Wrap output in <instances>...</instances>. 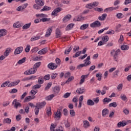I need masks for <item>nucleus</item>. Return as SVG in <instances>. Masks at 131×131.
Returning <instances> with one entry per match:
<instances>
[{
	"mask_svg": "<svg viewBox=\"0 0 131 131\" xmlns=\"http://www.w3.org/2000/svg\"><path fill=\"white\" fill-rule=\"evenodd\" d=\"M89 77V74L86 75H82L81 77V80L80 81L79 84H82L83 82H84V80L85 78H88Z\"/></svg>",
	"mask_w": 131,
	"mask_h": 131,
	"instance_id": "obj_17",
	"label": "nucleus"
},
{
	"mask_svg": "<svg viewBox=\"0 0 131 131\" xmlns=\"http://www.w3.org/2000/svg\"><path fill=\"white\" fill-rule=\"evenodd\" d=\"M72 50V47L70 46V47L68 49V50L64 51L65 55H69V53H70V52H71Z\"/></svg>",
	"mask_w": 131,
	"mask_h": 131,
	"instance_id": "obj_43",
	"label": "nucleus"
},
{
	"mask_svg": "<svg viewBox=\"0 0 131 131\" xmlns=\"http://www.w3.org/2000/svg\"><path fill=\"white\" fill-rule=\"evenodd\" d=\"M60 88L59 86H56L53 88V92L55 95H58V93H60Z\"/></svg>",
	"mask_w": 131,
	"mask_h": 131,
	"instance_id": "obj_13",
	"label": "nucleus"
},
{
	"mask_svg": "<svg viewBox=\"0 0 131 131\" xmlns=\"http://www.w3.org/2000/svg\"><path fill=\"white\" fill-rule=\"evenodd\" d=\"M5 35H7V30L5 29L0 30V37L5 36Z\"/></svg>",
	"mask_w": 131,
	"mask_h": 131,
	"instance_id": "obj_22",
	"label": "nucleus"
},
{
	"mask_svg": "<svg viewBox=\"0 0 131 131\" xmlns=\"http://www.w3.org/2000/svg\"><path fill=\"white\" fill-rule=\"evenodd\" d=\"M93 7H94V5H93V3H90L86 5V8L88 9H93Z\"/></svg>",
	"mask_w": 131,
	"mask_h": 131,
	"instance_id": "obj_56",
	"label": "nucleus"
},
{
	"mask_svg": "<svg viewBox=\"0 0 131 131\" xmlns=\"http://www.w3.org/2000/svg\"><path fill=\"white\" fill-rule=\"evenodd\" d=\"M73 79H74V77L73 76H71L70 77L68 80L66 81V83H69L70 82V81H71L72 80H73Z\"/></svg>",
	"mask_w": 131,
	"mask_h": 131,
	"instance_id": "obj_54",
	"label": "nucleus"
},
{
	"mask_svg": "<svg viewBox=\"0 0 131 131\" xmlns=\"http://www.w3.org/2000/svg\"><path fill=\"white\" fill-rule=\"evenodd\" d=\"M51 20V18H47L46 17H43L40 19V21H42V22H49Z\"/></svg>",
	"mask_w": 131,
	"mask_h": 131,
	"instance_id": "obj_52",
	"label": "nucleus"
},
{
	"mask_svg": "<svg viewBox=\"0 0 131 131\" xmlns=\"http://www.w3.org/2000/svg\"><path fill=\"white\" fill-rule=\"evenodd\" d=\"M126 124H127V123L125 122V121H122L118 123L117 126L118 127H121V126L122 127L125 126Z\"/></svg>",
	"mask_w": 131,
	"mask_h": 131,
	"instance_id": "obj_14",
	"label": "nucleus"
},
{
	"mask_svg": "<svg viewBox=\"0 0 131 131\" xmlns=\"http://www.w3.org/2000/svg\"><path fill=\"white\" fill-rule=\"evenodd\" d=\"M47 53H48V48H45L40 50L38 52V55H45V54H47Z\"/></svg>",
	"mask_w": 131,
	"mask_h": 131,
	"instance_id": "obj_12",
	"label": "nucleus"
},
{
	"mask_svg": "<svg viewBox=\"0 0 131 131\" xmlns=\"http://www.w3.org/2000/svg\"><path fill=\"white\" fill-rule=\"evenodd\" d=\"M84 123V127L86 128L87 127H89L90 126V123L88 121H84L83 122Z\"/></svg>",
	"mask_w": 131,
	"mask_h": 131,
	"instance_id": "obj_49",
	"label": "nucleus"
},
{
	"mask_svg": "<svg viewBox=\"0 0 131 131\" xmlns=\"http://www.w3.org/2000/svg\"><path fill=\"white\" fill-rule=\"evenodd\" d=\"M71 15L68 14L67 15L63 18V22H67L68 21H69L70 19H71Z\"/></svg>",
	"mask_w": 131,
	"mask_h": 131,
	"instance_id": "obj_20",
	"label": "nucleus"
},
{
	"mask_svg": "<svg viewBox=\"0 0 131 131\" xmlns=\"http://www.w3.org/2000/svg\"><path fill=\"white\" fill-rule=\"evenodd\" d=\"M27 6H28V4L26 3L24 5L19 6L17 8V11H18V12H20V11H23V10H24V9L26 8V7H27Z\"/></svg>",
	"mask_w": 131,
	"mask_h": 131,
	"instance_id": "obj_11",
	"label": "nucleus"
},
{
	"mask_svg": "<svg viewBox=\"0 0 131 131\" xmlns=\"http://www.w3.org/2000/svg\"><path fill=\"white\" fill-rule=\"evenodd\" d=\"M35 3L38 5V6H40V7L45 5V1L42 0H35Z\"/></svg>",
	"mask_w": 131,
	"mask_h": 131,
	"instance_id": "obj_15",
	"label": "nucleus"
},
{
	"mask_svg": "<svg viewBox=\"0 0 131 131\" xmlns=\"http://www.w3.org/2000/svg\"><path fill=\"white\" fill-rule=\"evenodd\" d=\"M11 51H12V49L11 48H7L4 52V55L5 57H8L9 55L10 54V53H11Z\"/></svg>",
	"mask_w": 131,
	"mask_h": 131,
	"instance_id": "obj_24",
	"label": "nucleus"
},
{
	"mask_svg": "<svg viewBox=\"0 0 131 131\" xmlns=\"http://www.w3.org/2000/svg\"><path fill=\"white\" fill-rule=\"evenodd\" d=\"M74 26V24H69L66 28V30L67 31H68V30H71V29L73 28V27Z\"/></svg>",
	"mask_w": 131,
	"mask_h": 131,
	"instance_id": "obj_26",
	"label": "nucleus"
},
{
	"mask_svg": "<svg viewBox=\"0 0 131 131\" xmlns=\"http://www.w3.org/2000/svg\"><path fill=\"white\" fill-rule=\"evenodd\" d=\"M30 101H31L30 98L29 97V96H27L25 98L24 102V103H26V102H29Z\"/></svg>",
	"mask_w": 131,
	"mask_h": 131,
	"instance_id": "obj_60",
	"label": "nucleus"
},
{
	"mask_svg": "<svg viewBox=\"0 0 131 131\" xmlns=\"http://www.w3.org/2000/svg\"><path fill=\"white\" fill-rule=\"evenodd\" d=\"M19 82H20V80H17L16 82H12L11 83H10L8 85V88H10L11 86H15V85H17V84H18V83H19Z\"/></svg>",
	"mask_w": 131,
	"mask_h": 131,
	"instance_id": "obj_18",
	"label": "nucleus"
},
{
	"mask_svg": "<svg viewBox=\"0 0 131 131\" xmlns=\"http://www.w3.org/2000/svg\"><path fill=\"white\" fill-rule=\"evenodd\" d=\"M84 92H85V90L83 88H80L79 90L77 89L76 90L77 94H83Z\"/></svg>",
	"mask_w": 131,
	"mask_h": 131,
	"instance_id": "obj_27",
	"label": "nucleus"
},
{
	"mask_svg": "<svg viewBox=\"0 0 131 131\" xmlns=\"http://www.w3.org/2000/svg\"><path fill=\"white\" fill-rule=\"evenodd\" d=\"M38 51V48L35 47L33 49H32V53H36Z\"/></svg>",
	"mask_w": 131,
	"mask_h": 131,
	"instance_id": "obj_63",
	"label": "nucleus"
},
{
	"mask_svg": "<svg viewBox=\"0 0 131 131\" xmlns=\"http://www.w3.org/2000/svg\"><path fill=\"white\" fill-rule=\"evenodd\" d=\"M39 38H40V36H37L34 37H32L31 38V41H34V40H37L38 39H39Z\"/></svg>",
	"mask_w": 131,
	"mask_h": 131,
	"instance_id": "obj_45",
	"label": "nucleus"
},
{
	"mask_svg": "<svg viewBox=\"0 0 131 131\" xmlns=\"http://www.w3.org/2000/svg\"><path fill=\"white\" fill-rule=\"evenodd\" d=\"M8 83H10V81H7L5 82H4L2 85H1V88H6L8 85Z\"/></svg>",
	"mask_w": 131,
	"mask_h": 131,
	"instance_id": "obj_53",
	"label": "nucleus"
},
{
	"mask_svg": "<svg viewBox=\"0 0 131 131\" xmlns=\"http://www.w3.org/2000/svg\"><path fill=\"white\" fill-rule=\"evenodd\" d=\"M61 35H62V32L60 29L57 28L55 30V37L56 38H59V37H61Z\"/></svg>",
	"mask_w": 131,
	"mask_h": 131,
	"instance_id": "obj_7",
	"label": "nucleus"
},
{
	"mask_svg": "<svg viewBox=\"0 0 131 131\" xmlns=\"http://www.w3.org/2000/svg\"><path fill=\"white\" fill-rule=\"evenodd\" d=\"M48 67L49 69H51V70H54L57 68L58 66L55 63L51 62L48 65Z\"/></svg>",
	"mask_w": 131,
	"mask_h": 131,
	"instance_id": "obj_6",
	"label": "nucleus"
},
{
	"mask_svg": "<svg viewBox=\"0 0 131 131\" xmlns=\"http://www.w3.org/2000/svg\"><path fill=\"white\" fill-rule=\"evenodd\" d=\"M101 25V23L99 20H96L94 23H92L91 24H90V27L92 28H95V27H100Z\"/></svg>",
	"mask_w": 131,
	"mask_h": 131,
	"instance_id": "obj_3",
	"label": "nucleus"
},
{
	"mask_svg": "<svg viewBox=\"0 0 131 131\" xmlns=\"http://www.w3.org/2000/svg\"><path fill=\"white\" fill-rule=\"evenodd\" d=\"M13 27L14 28H20V27H22V26H21V24L19 21L17 22L16 23H14L13 24Z\"/></svg>",
	"mask_w": 131,
	"mask_h": 131,
	"instance_id": "obj_33",
	"label": "nucleus"
},
{
	"mask_svg": "<svg viewBox=\"0 0 131 131\" xmlns=\"http://www.w3.org/2000/svg\"><path fill=\"white\" fill-rule=\"evenodd\" d=\"M106 18H107V14L106 13L103 14L101 16L98 17V19L100 21H104L105 20Z\"/></svg>",
	"mask_w": 131,
	"mask_h": 131,
	"instance_id": "obj_19",
	"label": "nucleus"
},
{
	"mask_svg": "<svg viewBox=\"0 0 131 131\" xmlns=\"http://www.w3.org/2000/svg\"><path fill=\"white\" fill-rule=\"evenodd\" d=\"M36 71H37V69H35L33 67V68H31L28 71H26L24 72V74H25L26 75H30L31 74H34V73H35Z\"/></svg>",
	"mask_w": 131,
	"mask_h": 131,
	"instance_id": "obj_1",
	"label": "nucleus"
},
{
	"mask_svg": "<svg viewBox=\"0 0 131 131\" xmlns=\"http://www.w3.org/2000/svg\"><path fill=\"white\" fill-rule=\"evenodd\" d=\"M39 108L37 107H35V115H38V113L39 112Z\"/></svg>",
	"mask_w": 131,
	"mask_h": 131,
	"instance_id": "obj_61",
	"label": "nucleus"
},
{
	"mask_svg": "<svg viewBox=\"0 0 131 131\" xmlns=\"http://www.w3.org/2000/svg\"><path fill=\"white\" fill-rule=\"evenodd\" d=\"M84 18L82 16H76L74 19L73 21L74 22H76L77 21H81V20H83Z\"/></svg>",
	"mask_w": 131,
	"mask_h": 131,
	"instance_id": "obj_25",
	"label": "nucleus"
},
{
	"mask_svg": "<svg viewBox=\"0 0 131 131\" xmlns=\"http://www.w3.org/2000/svg\"><path fill=\"white\" fill-rule=\"evenodd\" d=\"M12 120L10 118H6L4 120V122L5 123H8V124H10L11 123Z\"/></svg>",
	"mask_w": 131,
	"mask_h": 131,
	"instance_id": "obj_44",
	"label": "nucleus"
},
{
	"mask_svg": "<svg viewBox=\"0 0 131 131\" xmlns=\"http://www.w3.org/2000/svg\"><path fill=\"white\" fill-rule=\"evenodd\" d=\"M31 26V23L29 24H26L24 26H23V29L26 30L28 29Z\"/></svg>",
	"mask_w": 131,
	"mask_h": 131,
	"instance_id": "obj_30",
	"label": "nucleus"
},
{
	"mask_svg": "<svg viewBox=\"0 0 131 131\" xmlns=\"http://www.w3.org/2000/svg\"><path fill=\"white\" fill-rule=\"evenodd\" d=\"M88 27H89V24H83L80 27V29L84 30L85 29H86Z\"/></svg>",
	"mask_w": 131,
	"mask_h": 131,
	"instance_id": "obj_34",
	"label": "nucleus"
},
{
	"mask_svg": "<svg viewBox=\"0 0 131 131\" xmlns=\"http://www.w3.org/2000/svg\"><path fill=\"white\" fill-rule=\"evenodd\" d=\"M85 64H86V62H85L84 63H82V64L78 65L77 67V69H81V68H82V67H86V66L85 65Z\"/></svg>",
	"mask_w": 131,
	"mask_h": 131,
	"instance_id": "obj_38",
	"label": "nucleus"
},
{
	"mask_svg": "<svg viewBox=\"0 0 131 131\" xmlns=\"http://www.w3.org/2000/svg\"><path fill=\"white\" fill-rule=\"evenodd\" d=\"M61 9L60 7L55 8L53 10V11L52 12L51 15L52 16H55V15H56V14H58V13L61 12Z\"/></svg>",
	"mask_w": 131,
	"mask_h": 131,
	"instance_id": "obj_10",
	"label": "nucleus"
},
{
	"mask_svg": "<svg viewBox=\"0 0 131 131\" xmlns=\"http://www.w3.org/2000/svg\"><path fill=\"white\" fill-rule=\"evenodd\" d=\"M52 86V82H49L47 84V85L45 87V91H48Z\"/></svg>",
	"mask_w": 131,
	"mask_h": 131,
	"instance_id": "obj_55",
	"label": "nucleus"
},
{
	"mask_svg": "<svg viewBox=\"0 0 131 131\" xmlns=\"http://www.w3.org/2000/svg\"><path fill=\"white\" fill-rule=\"evenodd\" d=\"M113 53H115L114 55H116V56H118V53H120V49H118L116 51L113 50V52H111V55H112Z\"/></svg>",
	"mask_w": 131,
	"mask_h": 131,
	"instance_id": "obj_46",
	"label": "nucleus"
},
{
	"mask_svg": "<svg viewBox=\"0 0 131 131\" xmlns=\"http://www.w3.org/2000/svg\"><path fill=\"white\" fill-rule=\"evenodd\" d=\"M70 95H71V93H66V94H64L63 97V98H64V99H67V98L70 97Z\"/></svg>",
	"mask_w": 131,
	"mask_h": 131,
	"instance_id": "obj_57",
	"label": "nucleus"
},
{
	"mask_svg": "<svg viewBox=\"0 0 131 131\" xmlns=\"http://www.w3.org/2000/svg\"><path fill=\"white\" fill-rule=\"evenodd\" d=\"M56 126H57V125H54L53 123H52L50 126V130L51 131H63V128L62 126H60L59 127V129H56V130H55V128H56Z\"/></svg>",
	"mask_w": 131,
	"mask_h": 131,
	"instance_id": "obj_2",
	"label": "nucleus"
},
{
	"mask_svg": "<svg viewBox=\"0 0 131 131\" xmlns=\"http://www.w3.org/2000/svg\"><path fill=\"white\" fill-rule=\"evenodd\" d=\"M41 64V62H40V61L38 62L37 63H36L34 65V68L35 69H37V68H38V67H39L40 66V64Z\"/></svg>",
	"mask_w": 131,
	"mask_h": 131,
	"instance_id": "obj_51",
	"label": "nucleus"
},
{
	"mask_svg": "<svg viewBox=\"0 0 131 131\" xmlns=\"http://www.w3.org/2000/svg\"><path fill=\"white\" fill-rule=\"evenodd\" d=\"M52 31H53V28H52V27L49 28L48 29L47 32H46L45 36L46 37H49V36H50V35H51V34L52 33Z\"/></svg>",
	"mask_w": 131,
	"mask_h": 131,
	"instance_id": "obj_16",
	"label": "nucleus"
},
{
	"mask_svg": "<svg viewBox=\"0 0 131 131\" xmlns=\"http://www.w3.org/2000/svg\"><path fill=\"white\" fill-rule=\"evenodd\" d=\"M21 118H22V117L21 116V115H17L16 116V120L17 121H20V120H21Z\"/></svg>",
	"mask_w": 131,
	"mask_h": 131,
	"instance_id": "obj_59",
	"label": "nucleus"
},
{
	"mask_svg": "<svg viewBox=\"0 0 131 131\" xmlns=\"http://www.w3.org/2000/svg\"><path fill=\"white\" fill-rule=\"evenodd\" d=\"M47 114L48 116H51V115H52V108H51V106L47 108Z\"/></svg>",
	"mask_w": 131,
	"mask_h": 131,
	"instance_id": "obj_35",
	"label": "nucleus"
},
{
	"mask_svg": "<svg viewBox=\"0 0 131 131\" xmlns=\"http://www.w3.org/2000/svg\"><path fill=\"white\" fill-rule=\"evenodd\" d=\"M119 73V70H117L116 71H115L113 73V78H116V77H117L118 76Z\"/></svg>",
	"mask_w": 131,
	"mask_h": 131,
	"instance_id": "obj_31",
	"label": "nucleus"
},
{
	"mask_svg": "<svg viewBox=\"0 0 131 131\" xmlns=\"http://www.w3.org/2000/svg\"><path fill=\"white\" fill-rule=\"evenodd\" d=\"M111 101H112V99L105 97L104 99H103L102 102L104 103V104H105L106 103H109V102H111Z\"/></svg>",
	"mask_w": 131,
	"mask_h": 131,
	"instance_id": "obj_29",
	"label": "nucleus"
},
{
	"mask_svg": "<svg viewBox=\"0 0 131 131\" xmlns=\"http://www.w3.org/2000/svg\"><path fill=\"white\" fill-rule=\"evenodd\" d=\"M50 79H51V75L49 74L46 75L44 76V79H45V80H50Z\"/></svg>",
	"mask_w": 131,
	"mask_h": 131,
	"instance_id": "obj_58",
	"label": "nucleus"
},
{
	"mask_svg": "<svg viewBox=\"0 0 131 131\" xmlns=\"http://www.w3.org/2000/svg\"><path fill=\"white\" fill-rule=\"evenodd\" d=\"M128 49H129V47H128V46L127 45H123L121 47V49L122 51H126L128 50Z\"/></svg>",
	"mask_w": 131,
	"mask_h": 131,
	"instance_id": "obj_40",
	"label": "nucleus"
},
{
	"mask_svg": "<svg viewBox=\"0 0 131 131\" xmlns=\"http://www.w3.org/2000/svg\"><path fill=\"white\" fill-rule=\"evenodd\" d=\"M47 103L46 101H42L41 102H38L36 104L35 107L37 108H39V109H41V108H43L45 106H46Z\"/></svg>",
	"mask_w": 131,
	"mask_h": 131,
	"instance_id": "obj_4",
	"label": "nucleus"
},
{
	"mask_svg": "<svg viewBox=\"0 0 131 131\" xmlns=\"http://www.w3.org/2000/svg\"><path fill=\"white\" fill-rule=\"evenodd\" d=\"M118 9H119V6H118L116 7H109V8H106L104 10V12H112V11L118 10Z\"/></svg>",
	"mask_w": 131,
	"mask_h": 131,
	"instance_id": "obj_5",
	"label": "nucleus"
},
{
	"mask_svg": "<svg viewBox=\"0 0 131 131\" xmlns=\"http://www.w3.org/2000/svg\"><path fill=\"white\" fill-rule=\"evenodd\" d=\"M61 111H57L55 114L54 118H58V119H60V118H61Z\"/></svg>",
	"mask_w": 131,
	"mask_h": 131,
	"instance_id": "obj_23",
	"label": "nucleus"
},
{
	"mask_svg": "<svg viewBox=\"0 0 131 131\" xmlns=\"http://www.w3.org/2000/svg\"><path fill=\"white\" fill-rule=\"evenodd\" d=\"M122 86H123L122 83L119 84L117 86V90L118 91H121L122 90Z\"/></svg>",
	"mask_w": 131,
	"mask_h": 131,
	"instance_id": "obj_62",
	"label": "nucleus"
},
{
	"mask_svg": "<svg viewBox=\"0 0 131 131\" xmlns=\"http://www.w3.org/2000/svg\"><path fill=\"white\" fill-rule=\"evenodd\" d=\"M109 40V37L108 36H103L102 37V41L104 42H107Z\"/></svg>",
	"mask_w": 131,
	"mask_h": 131,
	"instance_id": "obj_50",
	"label": "nucleus"
},
{
	"mask_svg": "<svg viewBox=\"0 0 131 131\" xmlns=\"http://www.w3.org/2000/svg\"><path fill=\"white\" fill-rule=\"evenodd\" d=\"M26 60V57H24L21 59H20L18 62L17 64L19 65H21V64H23V63H25V61Z\"/></svg>",
	"mask_w": 131,
	"mask_h": 131,
	"instance_id": "obj_37",
	"label": "nucleus"
},
{
	"mask_svg": "<svg viewBox=\"0 0 131 131\" xmlns=\"http://www.w3.org/2000/svg\"><path fill=\"white\" fill-rule=\"evenodd\" d=\"M12 105H14V108H18V107H21V103L17 102V99H14L12 102Z\"/></svg>",
	"mask_w": 131,
	"mask_h": 131,
	"instance_id": "obj_9",
	"label": "nucleus"
},
{
	"mask_svg": "<svg viewBox=\"0 0 131 131\" xmlns=\"http://www.w3.org/2000/svg\"><path fill=\"white\" fill-rule=\"evenodd\" d=\"M52 8L45 6L43 7L42 9H41L40 11L41 12H43V11H50V10H51Z\"/></svg>",
	"mask_w": 131,
	"mask_h": 131,
	"instance_id": "obj_28",
	"label": "nucleus"
},
{
	"mask_svg": "<svg viewBox=\"0 0 131 131\" xmlns=\"http://www.w3.org/2000/svg\"><path fill=\"white\" fill-rule=\"evenodd\" d=\"M81 54V51L77 52L75 55L73 56V58H77V57H79Z\"/></svg>",
	"mask_w": 131,
	"mask_h": 131,
	"instance_id": "obj_47",
	"label": "nucleus"
},
{
	"mask_svg": "<svg viewBox=\"0 0 131 131\" xmlns=\"http://www.w3.org/2000/svg\"><path fill=\"white\" fill-rule=\"evenodd\" d=\"M116 17H117V18H118V19H122V18L123 17H124V15H123V14H122L121 13H118L116 15Z\"/></svg>",
	"mask_w": 131,
	"mask_h": 131,
	"instance_id": "obj_41",
	"label": "nucleus"
},
{
	"mask_svg": "<svg viewBox=\"0 0 131 131\" xmlns=\"http://www.w3.org/2000/svg\"><path fill=\"white\" fill-rule=\"evenodd\" d=\"M41 88V85L39 84H37L34 86H33L32 89L33 90H36L37 89H40Z\"/></svg>",
	"mask_w": 131,
	"mask_h": 131,
	"instance_id": "obj_48",
	"label": "nucleus"
},
{
	"mask_svg": "<svg viewBox=\"0 0 131 131\" xmlns=\"http://www.w3.org/2000/svg\"><path fill=\"white\" fill-rule=\"evenodd\" d=\"M120 98L122 101H126V100H127V97H126V95L125 94H121Z\"/></svg>",
	"mask_w": 131,
	"mask_h": 131,
	"instance_id": "obj_42",
	"label": "nucleus"
},
{
	"mask_svg": "<svg viewBox=\"0 0 131 131\" xmlns=\"http://www.w3.org/2000/svg\"><path fill=\"white\" fill-rule=\"evenodd\" d=\"M109 114V110L107 108H104L102 110V115L103 117H105L106 115Z\"/></svg>",
	"mask_w": 131,
	"mask_h": 131,
	"instance_id": "obj_21",
	"label": "nucleus"
},
{
	"mask_svg": "<svg viewBox=\"0 0 131 131\" xmlns=\"http://www.w3.org/2000/svg\"><path fill=\"white\" fill-rule=\"evenodd\" d=\"M34 9H35V10H40V8L39 7V6L38 5V4H35L33 5Z\"/></svg>",
	"mask_w": 131,
	"mask_h": 131,
	"instance_id": "obj_64",
	"label": "nucleus"
},
{
	"mask_svg": "<svg viewBox=\"0 0 131 131\" xmlns=\"http://www.w3.org/2000/svg\"><path fill=\"white\" fill-rule=\"evenodd\" d=\"M118 105V104L117 103H116V102H114L113 103H111L109 104V107H114V108H115V107H117Z\"/></svg>",
	"mask_w": 131,
	"mask_h": 131,
	"instance_id": "obj_39",
	"label": "nucleus"
},
{
	"mask_svg": "<svg viewBox=\"0 0 131 131\" xmlns=\"http://www.w3.org/2000/svg\"><path fill=\"white\" fill-rule=\"evenodd\" d=\"M109 90V88L107 86H104L103 87V90L101 91V95L103 96L106 94V91Z\"/></svg>",
	"mask_w": 131,
	"mask_h": 131,
	"instance_id": "obj_36",
	"label": "nucleus"
},
{
	"mask_svg": "<svg viewBox=\"0 0 131 131\" xmlns=\"http://www.w3.org/2000/svg\"><path fill=\"white\" fill-rule=\"evenodd\" d=\"M23 51V47H19L17 48L14 51V55H18V54H21Z\"/></svg>",
	"mask_w": 131,
	"mask_h": 131,
	"instance_id": "obj_8",
	"label": "nucleus"
},
{
	"mask_svg": "<svg viewBox=\"0 0 131 131\" xmlns=\"http://www.w3.org/2000/svg\"><path fill=\"white\" fill-rule=\"evenodd\" d=\"M87 105L89 106H93V105H95V102L92 99H89L87 101Z\"/></svg>",
	"mask_w": 131,
	"mask_h": 131,
	"instance_id": "obj_32",
	"label": "nucleus"
}]
</instances>
